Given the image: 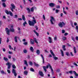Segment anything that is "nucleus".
<instances>
[{"instance_id": "f257e3e1", "label": "nucleus", "mask_w": 78, "mask_h": 78, "mask_svg": "<svg viewBox=\"0 0 78 78\" xmlns=\"http://www.w3.org/2000/svg\"><path fill=\"white\" fill-rule=\"evenodd\" d=\"M37 22L36 20H32V21L29 20L28 21V23L30 26H34V23H36Z\"/></svg>"}, {"instance_id": "f03ea898", "label": "nucleus", "mask_w": 78, "mask_h": 78, "mask_svg": "<svg viewBox=\"0 0 78 78\" xmlns=\"http://www.w3.org/2000/svg\"><path fill=\"white\" fill-rule=\"evenodd\" d=\"M48 67H49V69H50V67H51V68H52V67L51 66L50 64L49 63L48 64V65L46 66V67H45V66H43V69L44 71H45V72H47V69H48Z\"/></svg>"}, {"instance_id": "7ed1b4c3", "label": "nucleus", "mask_w": 78, "mask_h": 78, "mask_svg": "<svg viewBox=\"0 0 78 78\" xmlns=\"http://www.w3.org/2000/svg\"><path fill=\"white\" fill-rule=\"evenodd\" d=\"M13 28H14V26L12 25L11 26V27L9 28V30L12 33L15 32V30H14V29H13Z\"/></svg>"}, {"instance_id": "20e7f679", "label": "nucleus", "mask_w": 78, "mask_h": 78, "mask_svg": "<svg viewBox=\"0 0 78 78\" xmlns=\"http://www.w3.org/2000/svg\"><path fill=\"white\" fill-rule=\"evenodd\" d=\"M50 17L51 18L50 21L51 23V24L54 25V23L53 22V21H55V19L53 16H50Z\"/></svg>"}, {"instance_id": "39448f33", "label": "nucleus", "mask_w": 78, "mask_h": 78, "mask_svg": "<svg viewBox=\"0 0 78 78\" xmlns=\"http://www.w3.org/2000/svg\"><path fill=\"white\" fill-rule=\"evenodd\" d=\"M11 6L12 7H10V9L12 11V12H13L14 10H13V9H14L16 8V6L13 4H11Z\"/></svg>"}, {"instance_id": "423d86ee", "label": "nucleus", "mask_w": 78, "mask_h": 78, "mask_svg": "<svg viewBox=\"0 0 78 78\" xmlns=\"http://www.w3.org/2000/svg\"><path fill=\"white\" fill-rule=\"evenodd\" d=\"M58 25V26H59L60 28H62V27H63V25H65V23L63 22H60Z\"/></svg>"}, {"instance_id": "0eeeda50", "label": "nucleus", "mask_w": 78, "mask_h": 78, "mask_svg": "<svg viewBox=\"0 0 78 78\" xmlns=\"http://www.w3.org/2000/svg\"><path fill=\"white\" fill-rule=\"evenodd\" d=\"M6 65L8 66L7 69H10V68H11V66L12 65V64L11 63L8 62L6 64Z\"/></svg>"}, {"instance_id": "6e6552de", "label": "nucleus", "mask_w": 78, "mask_h": 78, "mask_svg": "<svg viewBox=\"0 0 78 78\" xmlns=\"http://www.w3.org/2000/svg\"><path fill=\"white\" fill-rule=\"evenodd\" d=\"M16 72V70H15V69H13L12 70V73H13L14 74L15 76H17V73Z\"/></svg>"}, {"instance_id": "1a4fd4ad", "label": "nucleus", "mask_w": 78, "mask_h": 78, "mask_svg": "<svg viewBox=\"0 0 78 78\" xmlns=\"http://www.w3.org/2000/svg\"><path fill=\"white\" fill-rule=\"evenodd\" d=\"M73 72L74 73V74L75 75L74 78H78V74L76 73V71H73Z\"/></svg>"}, {"instance_id": "9d476101", "label": "nucleus", "mask_w": 78, "mask_h": 78, "mask_svg": "<svg viewBox=\"0 0 78 78\" xmlns=\"http://www.w3.org/2000/svg\"><path fill=\"white\" fill-rule=\"evenodd\" d=\"M6 32L8 35H9V30L8 28L6 27L5 28Z\"/></svg>"}, {"instance_id": "9b49d317", "label": "nucleus", "mask_w": 78, "mask_h": 78, "mask_svg": "<svg viewBox=\"0 0 78 78\" xmlns=\"http://www.w3.org/2000/svg\"><path fill=\"white\" fill-rule=\"evenodd\" d=\"M39 74H40V75L41 76H44V73L42 72L41 71H39Z\"/></svg>"}, {"instance_id": "f8f14e48", "label": "nucleus", "mask_w": 78, "mask_h": 78, "mask_svg": "<svg viewBox=\"0 0 78 78\" xmlns=\"http://www.w3.org/2000/svg\"><path fill=\"white\" fill-rule=\"evenodd\" d=\"M73 49L74 50V52L75 54H76L77 53V51H76V47L75 46L73 47Z\"/></svg>"}, {"instance_id": "ddd939ff", "label": "nucleus", "mask_w": 78, "mask_h": 78, "mask_svg": "<svg viewBox=\"0 0 78 78\" xmlns=\"http://www.w3.org/2000/svg\"><path fill=\"white\" fill-rule=\"evenodd\" d=\"M49 5L50 6H51V7H53L54 6H55V5L53 3H50Z\"/></svg>"}, {"instance_id": "4468645a", "label": "nucleus", "mask_w": 78, "mask_h": 78, "mask_svg": "<svg viewBox=\"0 0 78 78\" xmlns=\"http://www.w3.org/2000/svg\"><path fill=\"white\" fill-rule=\"evenodd\" d=\"M30 43L32 45H33L34 44V40L32 39H30Z\"/></svg>"}, {"instance_id": "2eb2a0df", "label": "nucleus", "mask_w": 78, "mask_h": 78, "mask_svg": "<svg viewBox=\"0 0 78 78\" xmlns=\"http://www.w3.org/2000/svg\"><path fill=\"white\" fill-rule=\"evenodd\" d=\"M34 66H36V67H39V65L38 64L36 63L35 62H34Z\"/></svg>"}, {"instance_id": "dca6fc26", "label": "nucleus", "mask_w": 78, "mask_h": 78, "mask_svg": "<svg viewBox=\"0 0 78 78\" xmlns=\"http://www.w3.org/2000/svg\"><path fill=\"white\" fill-rule=\"evenodd\" d=\"M30 49L32 52H33V51H34V49H33V48L32 47V46L30 47Z\"/></svg>"}, {"instance_id": "f3484780", "label": "nucleus", "mask_w": 78, "mask_h": 78, "mask_svg": "<svg viewBox=\"0 0 78 78\" xmlns=\"http://www.w3.org/2000/svg\"><path fill=\"white\" fill-rule=\"evenodd\" d=\"M36 53L37 55H39L40 54V51L39 50H37L36 51Z\"/></svg>"}, {"instance_id": "a211bd4d", "label": "nucleus", "mask_w": 78, "mask_h": 78, "mask_svg": "<svg viewBox=\"0 0 78 78\" xmlns=\"http://www.w3.org/2000/svg\"><path fill=\"white\" fill-rule=\"evenodd\" d=\"M22 19L24 21H25L26 19H25V16L24 15H23L22 16Z\"/></svg>"}, {"instance_id": "6ab92c4d", "label": "nucleus", "mask_w": 78, "mask_h": 78, "mask_svg": "<svg viewBox=\"0 0 78 78\" xmlns=\"http://www.w3.org/2000/svg\"><path fill=\"white\" fill-rule=\"evenodd\" d=\"M66 45H63L62 46V48L64 51H66Z\"/></svg>"}, {"instance_id": "aec40b11", "label": "nucleus", "mask_w": 78, "mask_h": 78, "mask_svg": "<svg viewBox=\"0 0 78 78\" xmlns=\"http://www.w3.org/2000/svg\"><path fill=\"white\" fill-rule=\"evenodd\" d=\"M15 42H17V37L15 36Z\"/></svg>"}, {"instance_id": "412c9836", "label": "nucleus", "mask_w": 78, "mask_h": 78, "mask_svg": "<svg viewBox=\"0 0 78 78\" xmlns=\"http://www.w3.org/2000/svg\"><path fill=\"white\" fill-rule=\"evenodd\" d=\"M60 51L61 52V54L62 55V56H64V52L62 51V50L61 49L60 50Z\"/></svg>"}, {"instance_id": "4be33fe9", "label": "nucleus", "mask_w": 78, "mask_h": 78, "mask_svg": "<svg viewBox=\"0 0 78 78\" xmlns=\"http://www.w3.org/2000/svg\"><path fill=\"white\" fill-rule=\"evenodd\" d=\"M48 39L49 40V43H51V42H52V41H51V37H48Z\"/></svg>"}, {"instance_id": "5701e85b", "label": "nucleus", "mask_w": 78, "mask_h": 78, "mask_svg": "<svg viewBox=\"0 0 78 78\" xmlns=\"http://www.w3.org/2000/svg\"><path fill=\"white\" fill-rule=\"evenodd\" d=\"M5 12L7 14H9V12L8 11V10L6 9L5 10Z\"/></svg>"}, {"instance_id": "b1692460", "label": "nucleus", "mask_w": 78, "mask_h": 78, "mask_svg": "<svg viewBox=\"0 0 78 78\" xmlns=\"http://www.w3.org/2000/svg\"><path fill=\"white\" fill-rule=\"evenodd\" d=\"M50 69L51 70L52 74V75H53V73H54V72H53V68H52L51 67H50Z\"/></svg>"}, {"instance_id": "393cba45", "label": "nucleus", "mask_w": 78, "mask_h": 78, "mask_svg": "<svg viewBox=\"0 0 78 78\" xmlns=\"http://www.w3.org/2000/svg\"><path fill=\"white\" fill-rule=\"evenodd\" d=\"M24 73L25 75H27V74H28V71L26 70L24 72Z\"/></svg>"}, {"instance_id": "a878e982", "label": "nucleus", "mask_w": 78, "mask_h": 78, "mask_svg": "<svg viewBox=\"0 0 78 78\" xmlns=\"http://www.w3.org/2000/svg\"><path fill=\"white\" fill-rule=\"evenodd\" d=\"M2 5L3 6V7H4V8H5V7H6V4H5V2L2 3Z\"/></svg>"}, {"instance_id": "bb28decb", "label": "nucleus", "mask_w": 78, "mask_h": 78, "mask_svg": "<svg viewBox=\"0 0 78 78\" xmlns=\"http://www.w3.org/2000/svg\"><path fill=\"white\" fill-rule=\"evenodd\" d=\"M25 25H27V21H25L23 24V25L24 27H25Z\"/></svg>"}, {"instance_id": "cd10ccee", "label": "nucleus", "mask_w": 78, "mask_h": 78, "mask_svg": "<svg viewBox=\"0 0 78 78\" xmlns=\"http://www.w3.org/2000/svg\"><path fill=\"white\" fill-rule=\"evenodd\" d=\"M29 65H30L31 66H33V62H32L30 61L29 62Z\"/></svg>"}, {"instance_id": "c85d7f7f", "label": "nucleus", "mask_w": 78, "mask_h": 78, "mask_svg": "<svg viewBox=\"0 0 78 78\" xmlns=\"http://www.w3.org/2000/svg\"><path fill=\"white\" fill-rule=\"evenodd\" d=\"M9 14L10 15V16H13V14H12V12L10 11H9Z\"/></svg>"}, {"instance_id": "c756f323", "label": "nucleus", "mask_w": 78, "mask_h": 78, "mask_svg": "<svg viewBox=\"0 0 78 78\" xmlns=\"http://www.w3.org/2000/svg\"><path fill=\"white\" fill-rule=\"evenodd\" d=\"M24 64L26 65L27 66H28V63H27V61L26 60H24Z\"/></svg>"}, {"instance_id": "7c9ffc66", "label": "nucleus", "mask_w": 78, "mask_h": 78, "mask_svg": "<svg viewBox=\"0 0 78 78\" xmlns=\"http://www.w3.org/2000/svg\"><path fill=\"white\" fill-rule=\"evenodd\" d=\"M34 41H35V43H36V44H38V42H37V40H36V38H34Z\"/></svg>"}, {"instance_id": "2f4dec72", "label": "nucleus", "mask_w": 78, "mask_h": 78, "mask_svg": "<svg viewBox=\"0 0 78 78\" xmlns=\"http://www.w3.org/2000/svg\"><path fill=\"white\" fill-rule=\"evenodd\" d=\"M34 7H32L31 8V11L32 12H34Z\"/></svg>"}, {"instance_id": "473e14b6", "label": "nucleus", "mask_w": 78, "mask_h": 78, "mask_svg": "<svg viewBox=\"0 0 78 78\" xmlns=\"http://www.w3.org/2000/svg\"><path fill=\"white\" fill-rule=\"evenodd\" d=\"M23 52L24 53H27V50L26 49L23 50Z\"/></svg>"}, {"instance_id": "72a5a7b5", "label": "nucleus", "mask_w": 78, "mask_h": 78, "mask_svg": "<svg viewBox=\"0 0 78 78\" xmlns=\"http://www.w3.org/2000/svg\"><path fill=\"white\" fill-rule=\"evenodd\" d=\"M12 68H13V69H16V66L15 65H12Z\"/></svg>"}, {"instance_id": "f704fd0d", "label": "nucleus", "mask_w": 78, "mask_h": 78, "mask_svg": "<svg viewBox=\"0 0 78 78\" xmlns=\"http://www.w3.org/2000/svg\"><path fill=\"white\" fill-rule=\"evenodd\" d=\"M27 11H28V13H29V12H30L31 11L30 10V9L29 8H27Z\"/></svg>"}, {"instance_id": "c9c22d12", "label": "nucleus", "mask_w": 78, "mask_h": 78, "mask_svg": "<svg viewBox=\"0 0 78 78\" xmlns=\"http://www.w3.org/2000/svg\"><path fill=\"white\" fill-rule=\"evenodd\" d=\"M30 70L31 72H34V70L33 68H31L30 69Z\"/></svg>"}, {"instance_id": "e433bc0d", "label": "nucleus", "mask_w": 78, "mask_h": 78, "mask_svg": "<svg viewBox=\"0 0 78 78\" xmlns=\"http://www.w3.org/2000/svg\"><path fill=\"white\" fill-rule=\"evenodd\" d=\"M4 60L6 61H8V59L5 57H4Z\"/></svg>"}, {"instance_id": "4c0bfd02", "label": "nucleus", "mask_w": 78, "mask_h": 78, "mask_svg": "<svg viewBox=\"0 0 78 78\" xmlns=\"http://www.w3.org/2000/svg\"><path fill=\"white\" fill-rule=\"evenodd\" d=\"M66 37H63L62 38V39L63 41H66Z\"/></svg>"}, {"instance_id": "58836bf2", "label": "nucleus", "mask_w": 78, "mask_h": 78, "mask_svg": "<svg viewBox=\"0 0 78 78\" xmlns=\"http://www.w3.org/2000/svg\"><path fill=\"white\" fill-rule=\"evenodd\" d=\"M23 44H24V45H27L28 44V42H24L23 43Z\"/></svg>"}, {"instance_id": "ea45409f", "label": "nucleus", "mask_w": 78, "mask_h": 78, "mask_svg": "<svg viewBox=\"0 0 78 78\" xmlns=\"http://www.w3.org/2000/svg\"><path fill=\"white\" fill-rule=\"evenodd\" d=\"M62 34H64V33H65L66 32V31H65V30H62Z\"/></svg>"}, {"instance_id": "a19ab883", "label": "nucleus", "mask_w": 78, "mask_h": 78, "mask_svg": "<svg viewBox=\"0 0 78 78\" xmlns=\"http://www.w3.org/2000/svg\"><path fill=\"white\" fill-rule=\"evenodd\" d=\"M59 12V10L56 9V13H58V12Z\"/></svg>"}, {"instance_id": "79ce46f5", "label": "nucleus", "mask_w": 78, "mask_h": 78, "mask_svg": "<svg viewBox=\"0 0 78 78\" xmlns=\"http://www.w3.org/2000/svg\"><path fill=\"white\" fill-rule=\"evenodd\" d=\"M17 17H18V16H17V15H15L14 16V18H17Z\"/></svg>"}, {"instance_id": "37998d69", "label": "nucleus", "mask_w": 78, "mask_h": 78, "mask_svg": "<svg viewBox=\"0 0 78 78\" xmlns=\"http://www.w3.org/2000/svg\"><path fill=\"white\" fill-rule=\"evenodd\" d=\"M66 56H69V52H66Z\"/></svg>"}, {"instance_id": "c03bdc74", "label": "nucleus", "mask_w": 78, "mask_h": 78, "mask_svg": "<svg viewBox=\"0 0 78 78\" xmlns=\"http://www.w3.org/2000/svg\"><path fill=\"white\" fill-rule=\"evenodd\" d=\"M56 8L57 9H59V8H60V6L57 5V6H56Z\"/></svg>"}, {"instance_id": "a18cd8bd", "label": "nucleus", "mask_w": 78, "mask_h": 78, "mask_svg": "<svg viewBox=\"0 0 78 78\" xmlns=\"http://www.w3.org/2000/svg\"><path fill=\"white\" fill-rule=\"evenodd\" d=\"M76 29L77 30V32L78 33V26H76Z\"/></svg>"}, {"instance_id": "49530a36", "label": "nucleus", "mask_w": 78, "mask_h": 78, "mask_svg": "<svg viewBox=\"0 0 78 78\" xmlns=\"http://www.w3.org/2000/svg\"><path fill=\"white\" fill-rule=\"evenodd\" d=\"M73 64H74V66H76V67L78 66V65L75 62H74Z\"/></svg>"}, {"instance_id": "de8ad7c7", "label": "nucleus", "mask_w": 78, "mask_h": 78, "mask_svg": "<svg viewBox=\"0 0 78 78\" xmlns=\"http://www.w3.org/2000/svg\"><path fill=\"white\" fill-rule=\"evenodd\" d=\"M19 20H22V19L21 18H18V21H19Z\"/></svg>"}, {"instance_id": "09e8293b", "label": "nucleus", "mask_w": 78, "mask_h": 78, "mask_svg": "<svg viewBox=\"0 0 78 78\" xmlns=\"http://www.w3.org/2000/svg\"><path fill=\"white\" fill-rule=\"evenodd\" d=\"M12 59L13 62H15V61H16V58H12Z\"/></svg>"}, {"instance_id": "8fccbe9b", "label": "nucleus", "mask_w": 78, "mask_h": 78, "mask_svg": "<svg viewBox=\"0 0 78 78\" xmlns=\"http://www.w3.org/2000/svg\"><path fill=\"white\" fill-rule=\"evenodd\" d=\"M50 52L51 53L52 55H53V54H54V53H53V51H52V50H51L50 51Z\"/></svg>"}, {"instance_id": "3c124183", "label": "nucleus", "mask_w": 78, "mask_h": 78, "mask_svg": "<svg viewBox=\"0 0 78 78\" xmlns=\"http://www.w3.org/2000/svg\"><path fill=\"white\" fill-rule=\"evenodd\" d=\"M53 56V58H56V56H55V55L54 54L52 55Z\"/></svg>"}, {"instance_id": "603ef678", "label": "nucleus", "mask_w": 78, "mask_h": 78, "mask_svg": "<svg viewBox=\"0 0 78 78\" xmlns=\"http://www.w3.org/2000/svg\"><path fill=\"white\" fill-rule=\"evenodd\" d=\"M76 15H77V16H78V10H77L76 11Z\"/></svg>"}, {"instance_id": "864d4df0", "label": "nucleus", "mask_w": 78, "mask_h": 78, "mask_svg": "<svg viewBox=\"0 0 78 78\" xmlns=\"http://www.w3.org/2000/svg\"><path fill=\"white\" fill-rule=\"evenodd\" d=\"M71 39H72V40H73V41H75V38H74V37H72Z\"/></svg>"}, {"instance_id": "5fc2aeb1", "label": "nucleus", "mask_w": 78, "mask_h": 78, "mask_svg": "<svg viewBox=\"0 0 78 78\" xmlns=\"http://www.w3.org/2000/svg\"><path fill=\"white\" fill-rule=\"evenodd\" d=\"M56 71L58 73L61 72V71H60V69H58Z\"/></svg>"}, {"instance_id": "6e6d98bb", "label": "nucleus", "mask_w": 78, "mask_h": 78, "mask_svg": "<svg viewBox=\"0 0 78 78\" xmlns=\"http://www.w3.org/2000/svg\"><path fill=\"white\" fill-rule=\"evenodd\" d=\"M72 72H73V71L72 70L69 71V73L70 74H72Z\"/></svg>"}, {"instance_id": "4d7b16f0", "label": "nucleus", "mask_w": 78, "mask_h": 78, "mask_svg": "<svg viewBox=\"0 0 78 78\" xmlns=\"http://www.w3.org/2000/svg\"><path fill=\"white\" fill-rule=\"evenodd\" d=\"M23 3L24 5H26V2H25V0H23Z\"/></svg>"}, {"instance_id": "13d9d810", "label": "nucleus", "mask_w": 78, "mask_h": 78, "mask_svg": "<svg viewBox=\"0 0 78 78\" xmlns=\"http://www.w3.org/2000/svg\"><path fill=\"white\" fill-rule=\"evenodd\" d=\"M7 71L8 73H11V71H10V70H7Z\"/></svg>"}, {"instance_id": "bf43d9fd", "label": "nucleus", "mask_w": 78, "mask_h": 78, "mask_svg": "<svg viewBox=\"0 0 78 78\" xmlns=\"http://www.w3.org/2000/svg\"><path fill=\"white\" fill-rule=\"evenodd\" d=\"M2 38H0V44H2Z\"/></svg>"}, {"instance_id": "052dcab7", "label": "nucleus", "mask_w": 78, "mask_h": 78, "mask_svg": "<svg viewBox=\"0 0 78 78\" xmlns=\"http://www.w3.org/2000/svg\"><path fill=\"white\" fill-rule=\"evenodd\" d=\"M41 57L42 58V59H44V56H43V55H42L41 54Z\"/></svg>"}, {"instance_id": "680f3d73", "label": "nucleus", "mask_w": 78, "mask_h": 78, "mask_svg": "<svg viewBox=\"0 0 78 78\" xmlns=\"http://www.w3.org/2000/svg\"><path fill=\"white\" fill-rule=\"evenodd\" d=\"M1 73H3V74H4V71L3 70L1 71Z\"/></svg>"}, {"instance_id": "e2e57ef3", "label": "nucleus", "mask_w": 78, "mask_h": 78, "mask_svg": "<svg viewBox=\"0 0 78 78\" xmlns=\"http://www.w3.org/2000/svg\"><path fill=\"white\" fill-rule=\"evenodd\" d=\"M54 59V60H57V59H58V57H55Z\"/></svg>"}, {"instance_id": "0e129e2a", "label": "nucleus", "mask_w": 78, "mask_h": 78, "mask_svg": "<svg viewBox=\"0 0 78 78\" xmlns=\"http://www.w3.org/2000/svg\"><path fill=\"white\" fill-rule=\"evenodd\" d=\"M54 40H55V41H56V40H57V37H54Z\"/></svg>"}, {"instance_id": "69168bd1", "label": "nucleus", "mask_w": 78, "mask_h": 78, "mask_svg": "<svg viewBox=\"0 0 78 78\" xmlns=\"http://www.w3.org/2000/svg\"><path fill=\"white\" fill-rule=\"evenodd\" d=\"M9 54H12V52L11 51H9Z\"/></svg>"}, {"instance_id": "338daca9", "label": "nucleus", "mask_w": 78, "mask_h": 78, "mask_svg": "<svg viewBox=\"0 0 78 78\" xmlns=\"http://www.w3.org/2000/svg\"><path fill=\"white\" fill-rule=\"evenodd\" d=\"M67 35H68V33H65L64 34V36H67Z\"/></svg>"}, {"instance_id": "774afa93", "label": "nucleus", "mask_w": 78, "mask_h": 78, "mask_svg": "<svg viewBox=\"0 0 78 78\" xmlns=\"http://www.w3.org/2000/svg\"><path fill=\"white\" fill-rule=\"evenodd\" d=\"M76 41H78V37H76Z\"/></svg>"}]
</instances>
